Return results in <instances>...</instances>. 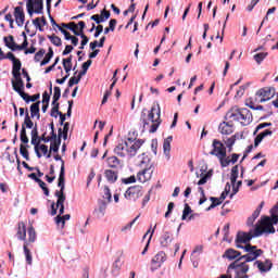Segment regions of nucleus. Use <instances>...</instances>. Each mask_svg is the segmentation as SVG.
<instances>
[{"label": "nucleus", "mask_w": 278, "mask_h": 278, "mask_svg": "<svg viewBox=\"0 0 278 278\" xmlns=\"http://www.w3.org/2000/svg\"><path fill=\"white\" fill-rule=\"evenodd\" d=\"M162 109H160V103L153 105L150 111L143 109L140 115V123L144 131L149 134H155L160 125H162Z\"/></svg>", "instance_id": "nucleus-1"}, {"label": "nucleus", "mask_w": 278, "mask_h": 278, "mask_svg": "<svg viewBox=\"0 0 278 278\" xmlns=\"http://www.w3.org/2000/svg\"><path fill=\"white\" fill-rule=\"evenodd\" d=\"M226 118L229 121H237L243 127L253 123V113L249 109H231L227 112Z\"/></svg>", "instance_id": "nucleus-2"}, {"label": "nucleus", "mask_w": 278, "mask_h": 278, "mask_svg": "<svg viewBox=\"0 0 278 278\" xmlns=\"http://www.w3.org/2000/svg\"><path fill=\"white\" fill-rule=\"evenodd\" d=\"M278 224V217L273 216L271 217H263L260 220V224H256L255 226V235L254 236H262L263 233H275V226Z\"/></svg>", "instance_id": "nucleus-3"}, {"label": "nucleus", "mask_w": 278, "mask_h": 278, "mask_svg": "<svg viewBox=\"0 0 278 278\" xmlns=\"http://www.w3.org/2000/svg\"><path fill=\"white\" fill-rule=\"evenodd\" d=\"M231 270H235L236 278H242L244 276L249 277V275H247V273H249V264H247V262H244L240 257L228 266L227 274L229 275Z\"/></svg>", "instance_id": "nucleus-4"}, {"label": "nucleus", "mask_w": 278, "mask_h": 278, "mask_svg": "<svg viewBox=\"0 0 278 278\" xmlns=\"http://www.w3.org/2000/svg\"><path fill=\"white\" fill-rule=\"evenodd\" d=\"M243 249L247 254L241 255L239 258H241L243 262H245V264H249V262H255V260L257 257H260V255H262V253H264V251H262L261 249H257V247L251 245V244H247Z\"/></svg>", "instance_id": "nucleus-5"}, {"label": "nucleus", "mask_w": 278, "mask_h": 278, "mask_svg": "<svg viewBox=\"0 0 278 278\" xmlns=\"http://www.w3.org/2000/svg\"><path fill=\"white\" fill-rule=\"evenodd\" d=\"M15 80H12V87L15 92L22 97L26 103H29V94L25 93V83L23 81V78L21 77V74H17V76H13Z\"/></svg>", "instance_id": "nucleus-6"}, {"label": "nucleus", "mask_w": 278, "mask_h": 278, "mask_svg": "<svg viewBox=\"0 0 278 278\" xmlns=\"http://www.w3.org/2000/svg\"><path fill=\"white\" fill-rule=\"evenodd\" d=\"M124 197L127 201H130L131 203H136V201L139 200L140 197H142V187L140 186L129 187L124 193Z\"/></svg>", "instance_id": "nucleus-7"}, {"label": "nucleus", "mask_w": 278, "mask_h": 278, "mask_svg": "<svg viewBox=\"0 0 278 278\" xmlns=\"http://www.w3.org/2000/svg\"><path fill=\"white\" fill-rule=\"evenodd\" d=\"M253 238H260V236H255V229H254V233H251V231L250 232L239 231L236 238L237 249H244V245H241V244H247V242H251Z\"/></svg>", "instance_id": "nucleus-8"}, {"label": "nucleus", "mask_w": 278, "mask_h": 278, "mask_svg": "<svg viewBox=\"0 0 278 278\" xmlns=\"http://www.w3.org/2000/svg\"><path fill=\"white\" fill-rule=\"evenodd\" d=\"M275 94V87H264L256 92V97H260L258 103H266V101H270Z\"/></svg>", "instance_id": "nucleus-9"}, {"label": "nucleus", "mask_w": 278, "mask_h": 278, "mask_svg": "<svg viewBox=\"0 0 278 278\" xmlns=\"http://www.w3.org/2000/svg\"><path fill=\"white\" fill-rule=\"evenodd\" d=\"M213 150L210 155H215V157H227V148L218 139H214L212 143Z\"/></svg>", "instance_id": "nucleus-10"}, {"label": "nucleus", "mask_w": 278, "mask_h": 278, "mask_svg": "<svg viewBox=\"0 0 278 278\" xmlns=\"http://www.w3.org/2000/svg\"><path fill=\"white\" fill-rule=\"evenodd\" d=\"M126 144L128 147V155H130V157H134L138 153V149H140V147L144 144V141L140 139L136 140V139L128 138L126 140Z\"/></svg>", "instance_id": "nucleus-11"}, {"label": "nucleus", "mask_w": 278, "mask_h": 278, "mask_svg": "<svg viewBox=\"0 0 278 278\" xmlns=\"http://www.w3.org/2000/svg\"><path fill=\"white\" fill-rule=\"evenodd\" d=\"M56 204L55 202H52L51 204V216H55V214H58V208H59V216H62V214H64V203L66 201V195H59V198H56Z\"/></svg>", "instance_id": "nucleus-12"}, {"label": "nucleus", "mask_w": 278, "mask_h": 278, "mask_svg": "<svg viewBox=\"0 0 278 278\" xmlns=\"http://www.w3.org/2000/svg\"><path fill=\"white\" fill-rule=\"evenodd\" d=\"M151 177H153V165L144 167L137 174V179L140 184H147V181H150Z\"/></svg>", "instance_id": "nucleus-13"}, {"label": "nucleus", "mask_w": 278, "mask_h": 278, "mask_svg": "<svg viewBox=\"0 0 278 278\" xmlns=\"http://www.w3.org/2000/svg\"><path fill=\"white\" fill-rule=\"evenodd\" d=\"M64 173H65L64 161H62L61 170H60V174H59V182H58V186L61 189L55 191L54 195L56 198H60L61 194H62V197H66V194H64V188H65Z\"/></svg>", "instance_id": "nucleus-14"}, {"label": "nucleus", "mask_w": 278, "mask_h": 278, "mask_svg": "<svg viewBox=\"0 0 278 278\" xmlns=\"http://www.w3.org/2000/svg\"><path fill=\"white\" fill-rule=\"evenodd\" d=\"M166 262V253L163 251L159 252L153 258H152V267L151 270H157V268L162 267V264Z\"/></svg>", "instance_id": "nucleus-15"}, {"label": "nucleus", "mask_w": 278, "mask_h": 278, "mask_svg": "<svg viewBox=\"0 0 278 278\" xmlns=\"http://www.w3.org/2000/svg\"><path fill=\"white\" fill-rule=\"evenodd\" d=\"M173 233H170V231H164L160 237V245L162 249H168V247L173 244Z\"/></svg>", "instance_id": "nucleus-16"}, {"label": "nucleus", "mask_w": 278, "mask_h": 278, "mask_svg": "<svg viewBox=\"0 0 278 278\" xmlns=\"http://www.w3.org/2000/svg\"><path fill=\"white\" fill-rule=\"evenodd\" d=\"M14 16L17 27H23L25 25V11H23L22 7L14 9Z\"/></svg>", "instance_id": "nucleus-17"}, {"label": "nucleus", "mask_w": 278, "mask_h": 278, "mask_svg": "<svg viewBox=\"0 0 278 278\" xmlns=\"http://www.w3.org/2000/svg\"><path fill=\"white\" fill-rule=\"evenodd\" d=\"M108 203L110 202H106L105 200L98 201V208L93 211V214H96L98 218H103L105 216V210H108Z\"/></svg>", "instance_id": "nucleus-18"}, {"label": "nucleus", "mask_w": 278, "mask_h": 278, "mask_svg": "<svg viewBox=\"0 0 278 278\" xmlns=\"http://www.w3.org/2000/svg\"><path fill=\"white\" fill-rule=\"evenodd\" d=\"M114 153L116 155H118L119 157H125V155L129 154V150H128V147H127V141L118 143L114 149Z\"/></svg>", "instance_id": "nucleus-19"}, {"label": "nucleus", "mask_w": 278, "mask_h": 278, "mask_svg": "<svg viewBox=\"0 0 278 278\" xmlns=\"http://www.w3.org/2000/svg\"><path fill=\"white\" fill-rule=\"evenodd\" d=\"M223 257H225L226 260H229L230 262H232V260H240V257H242V253L238 252L235 249H228L225 251V253L223 254Z\"/></svg>", "instance_id": "nucleus-20"}, {"label": "nucleus", "mask_w": 278, "mask_h": 278, "mask_svg": "<svg viewBox=\"0 0 278 278\" xmlns=\"http://www.w3.org/2000/svg\"><path fill=\"white\" fill-rule=\"evenodd\" d=\"M254 266H256L261 273H268V270L273 268V263L269 260H266L265 262L256 261Z\"/></svg>", "instance_id": "nucleus-21"}, {"label": "nucleus", "mask_w": 278, "mask_h": 278, "mask_svg": "<svg viewBox=\"0 0 278 278\" xmlns=\"http://www.w3.org/2000/svg\"><path fill=\"white\" fill-rule=\"evenodd\" d=\"M219 132L224 136H230V134H233V125L229 122H224L219 125Z\"/></svg>", "instance_id": "nucleus-22"}, {"label": "nucleus", "mask_w": 278, "mask_h": 278, "mask_svg": "<svg viewBox=\"0 0 278 278\" xmlns=\"http://www.w3.org/2000/svg\"><path fill=\"white\" fill-rule=\"evenodd\" d=\"M170 142H173V136H168L163 142V153L166 160H170Z\"/></svg>", "instance_id": "nucleus-23"}, {"label": "nucleus", "mask_w": 278, "mask_h": 278, "mask_svg": "<svg viewBox=\"0 0 278 278\" xmlns=\"http://www.w3.org/2000/svg\"><path fill=\"white\" fill-rule=\"evenodd\" d=\"M30 118H37V121H40V101L30 105Z\"/></svg>", "instance_id": "nucleus-24"}, {"label": "nucleus", "mask_w": 278, "mask_h": 278, "mask_svg": "<svg viewBox=\"0 0 278 278\" xmlns=\"http://www.w3.org/2000/svg\"><path fill=\"white\" fill-rule=\"evenodd\" d=\"M4 45L8 47V49H11V51H18V45L14 41V36L10 35L9 37H4Z\"/></svg>", "instance_id": "nucleus-25"}, {"label": "nucleus", "mask_w": 278, "mask_h": 278, "mask_svg": "<svg viewBox=\"0 0 278 278\" xmlns=\"http://www.w3.org/2000/svg\"><path fill=\"white\" fill-rule=\"evenodd\" d=\"M266 136H273V130L266 129L263 132H260L254 139V147H260V143L266 138Z\"/></svg>", "instance_id": "nucleus-26"}, {"label": "nucleus", "mask_w": 278, "mask_h": 278, "mask_svg": "<svg viewBox=\"0 0 278 278\" xmlns=\"http://www.w3.org/2000/svg\"><path fill=\"white\" fill-rule=\"evenodd\" d=\"M17 238L20 240H26L27 238V228L25 227V223L21 222L18 223V228H17V233H16Z\"/></svg>", "instance_id": "nucleus-27"}, {"label": "nucleus", "mask_w": 278, "mask_h": 278, "mask_svg": "<svg viewBox=\"0 0 278 278\" xmlns=\"http://www.w3.org/2000/svg\"><path fill=\"white\" fill-rule=\"evenodd\" d=\"M13 67H12V75L13 77H18L21 75V68L23 66V63H21V60L16 59L15 61L12 62Z\"/></svg>", "instance_id": "nucleus-28"}, {"label": "nucleus", "mask_w": 278, "mask_h": 278, "mask_svg": "<svg viewBox=\"0 0 278 278\" xmlns=\"http://www.w3.org/2000/svg\"><path fill=\"white\" fill-rule=\"evenodd\" d=\"M104 175L110 184H114L118 179V174L112 169H106Z\"/></svg>", "instance_id": "nucleus-29"}, {"label": "nucleus", "mask_w": 278, "mask_h": 278, "mask_svg": "<svg viewBox=\"0 0 278 278\" xmlns=\"http://www.w3.org/2000/svg\"><path fill=\"white\" fill-rule=\"evenodd\" d=\"M61 26L64 27L65 29H70V31H73L75 36H79V30H77L79 29V26H77L75 22H71L68 24L62 23Z\"/></svg>", "instance_id": "nucleus-30"}, {"label": "nucleus", "mask_w": 278, "mask_h": 278, "mask_svg": "<svg viewBox=\"0 0 278 278\" xmlns=\"http://www.w3.org/2000/svg\"><path fill=\"white\" fill-rule=\"evenodd\" d=\"M45 0H33V8L35 10V14H42V10H45Z\"/></svg>", "instance_id": "nucleus-31"}, {"label": "nucleus", "mask_w": 278, "mask_h": 278, "mask_svg": "<svg viewBox=\"0 0 278 278\" xmlns=\"http://www.w3.org/2000/svg\"><path fill=\"white\" fill-rule=\"evenodd\" d=\"M121 268H123V262H121V257H118L113 263L112 275H114V277H118V273H121Z\"/></svg>", "instance_id": "nucleus-32"}, {"label": "nucleus", "mask_w": 278, "mask_h": 278, "mask_svg": "<svg viewBox=\"0 0 278 278\" xmlns=\"http://www.w3.org/2000/svg\"><path fill=\"white\" fill-rule=\"evenodd\" d=\"M26 129H34V122L31 121V117L29 116V111L26 109L25 112V118L24 123L22 124Z\"/></svg>", "instance_id": "nucleus-33"}, {"label": "nucleus", "mask_w": 278, "mask_h": 278, "mask_svg": "<svg viewBox=\"0 0 278 278\" xmlns=\"http://www.w3.org/2000/svg\"><path fill=\"white\" fill-rule=\"evenodd\" d=\"M20 140L23 142V144L29 143V138L27 137V129L25 128V125H22V129L20 132Z\"/></svg>", "instance_id": "nucleus-34"}, {"label": "nucleus", "mask_w": 278, "mask_h": 278, "mask_svg": "<svg viewBox=\"0 0 278 278\" xmlns=\"http://www.w3.org/2000/svg\"><path fill=\"white\" fill-rule=\"evenodd\" d=\"M31 144L35 146V153L37 155V157H42V154L39 151V147H40V137L38 138H31Z\"/></svg>", "instance_id": "nucleus-35"}, {"label": "nucleus", "mask_w": 278, "mask_h": 278, "mask_svg": "<svg viewBox=\"0 0 278 278\" xmlns=\"http://www.w3.org/2000/svg\"><path fill=\"white\" fill-rule=\"evenodd\" d=\"M106 164L110 166V168H116V166L121 164V161L116 156H111L106 159Z\"/></svg>", "instance_id": "nucleus-36"}, {"label": "nucleus", "mask_w": 278, "mask_h": 278, "mask_svg": "<svg viewBox=\"0 0 278 278\" xmlns=\"http://www.w3.org/2000/svg\"><path fill=\"white\" fill-rule=\"evenodd\" d=\"M258 217H260V208L255 210L252 216L248 218V222H247L248 227H253V223H255V220H257Z\"/></svg>", "instance_id": "nucleus-37"}, {"label": "nucleus", "mask_w": 278, "mask_h": 278, "mask_svg": "<svg viewBox=\"0 0 278 278\" xmlns=\"http://www.w3.org/2000/svg\"><path fill=\"white\" fill-rule=\"evenodd\" d=\"M102 199H104L106 203H112V191L110 190V187H104Z\"/></svg>", "instance_id": "nucleus-38"}, {"label": "nucleus", "mask_w": 278, "mask_h": 278, "mask_svg": "<svg viewBox=\"0 0 278 278\" xmlns=\"http://www.w3.org/2000/svg\"><path fill=\"white\" fill-rule=\"evenodd\" d=\"M240 173V169L238 168V165L233 166L231 168V175H230V181L231 184H236L238 181V175Z\"/></svg>", "instance_id": "nucleus-39"}, {"label": "nucleus", "mask_w": 278, "mask_h": 278, "mask_svg": "<svg viewBox=\"0 0 278 278\" xmlns=\"http://www.w3.org/2000/svg\"><path fill=\"white\" fill-rule=\"evenodd\" d=\"M60 97H62V89H60V87H54L52 105H55L59 103L58 101H60Z\"/></svg>", "instance_id": "nucleus-40"}, {"label": "nucleus", "mask_w": 278, "mask_h": 278, "mask_svg": "<svg viewBox=\"0 0 278 278\" xmlns=\"http://www.w3.org/2000/svg\"><path fill=\"white\" fill-rule=\"evenodd\" d=\"M253 58H254L256 64H262V61L266 60V58H268V52H258V53L254 54Z\"/></svg>", "instance_id": "nucleus-41"}, {"label": "nucleus", "mask_w": 278, "mask_h": 278, "mask_svg": "<svg viewBox=\"0 0 278 278\" xmlns=\"http://www.w3.org/2000/svg\"><path fill=\"white\" fill-rule=\"evenodd\" d=\"M141 166H144V168H149V166H152L153 168V163H151V157H149V155H146L144 153L142 154V157H141Z\"/></svg>", "instance_id": "nucleus-42"}, {"label": "nucleus", "mask_w": 278, "mask_h": 278, "mask_svg": "<svg viewBox=\"0 0 278 278\" xmlns=\"http://www.w3.org/2000/svg\"><path fill=\"white\" fill-rule=\"evenodd\" d=\"M24 255L26 257V262L27 264H29V266H31V262H33V257H31V252L27 249V242L24 243Z\"/></svg>", "instance_id": "nucleus-43"}, {"label": "nucleus", "mask_w": 278, "mask_h": 278, "mask_svg": "<svg viewBox=\"0 0 278 278\" xmlns=\"http://www.w3.org/2000/svg\"><path fill=\"white\" fill-rule=\"evenodd\" d=\"M49 40L54 47H62V39L55 35H48Z\"/></svg>", "instance_id": "nucleus-44"}, {"label": "nucleus", "mask_w": 278, "mask_h": 278, "mask_svg": "<svg viewBox=\"0 0 278 278\" xmlns=\"http://www.w3.org/2000/svg\"><path fill=\"white\" fill-rule=\"evenodd\" d=\"M217 160H219L220 166H223V168H227V166L231 164V159L229 156H219Z\"/></svg>", "instance_id": "nucleus-45"}, {"label": "nucleus", "mask_w": 278, "mask_h": 278, "mask_svg": "<svg viewBox=\"0 0 278 278\" xmlns=\"http://www.w3.org/2000/svg\"><path fill=\"white\" fill-rule=\"evenodd\" d=\"M52 105L53 108L51 109L50 116H52L53 118H58V116L62 114V112H60V103L52 104Z\"/></svg>", "instance_id": "nucleus-46"}, {"label": "nucleus", "mask_w": 278, "mask_h": 278, "mask_svg": "<svg viewBox=\"0 0 278 278\" xmlns=\"http://www.w3.org/2000/svg\"><path fill=\"white\" fill-rule=\"evenodd\" d=\"M26 8H27V12L29 14V16H34V14H36V9H34V0H26Z\"/></svg>", "instance_id": "nucleus-47"}, {"label": "nucleus", "mask_w": 278, "mask_h": 278, "mask_svg": "<svg viewBox=\"0 0 278 278\" xmlns=\"http://www.w3.org/2000/svg\"><path fill=\"white\" fill-rule=\"evenodd\" d=\"M27 147H29V146L21 144L20 146V153H21L22 157L29 161V151L27 150Z\"/></svg>", "instance_id": "nucleus-48"}, {"label": "nucleus", "mask_w": 278, "mask_h": 278, "mask_svg": "<svg viewBox=\"0 0 278 278\" xmlns=\"http://www.w3.org/2000/svg\"><path fill=\"white\" fill-rule=\"evenodd\" d=\"M190 214H192V208L190 207V205L185 204V208L182 211L181 220H186L188 218V216H190Z\"/></svg>", "instance_id": "nucleus-49"}, {"label": "nucleus", "mask_w": 278, "mask_h": 278, "mask_svg": "<svg viewBox=\"0 0 278 278\" xmlns=\"http://www.w3.org/2000/svg\"><path fill=\"white\" fill-rule=\"evenodd\" d=\"M28 242H36V229H34V226L28 228Z\"/></svg>", "instance_id": "nucleus-50"}, {"label": "nucleus", "mask_w": 278, "mask_h": 278, "mask_svg": "<svg viewBox=\"0 0 278 278\" xmlns=\"http://www.w3.org/2000/svg\"><path fill=\"white\" fill-rule=\"evenodd\" d=\"M210 201H212V204L206 208V212H210L211 210H214V207H218V205H220V202L216 203V201H218V198L211 197Z\"/></svg>", "instance_id": "nucleus-51"}, {"label": "nucleus", "mask_w": 278, "mask_h": 278, "mask_svg": "<svg viewBox=\"0 0 278 278\" xmlns=\"http://www.w3.org/2000/svg\"><path fill=\"white\" fill-rule=\"evenodd\" d=\"M37 184L41 188V190L43 191V194L46 197H49V188H47V184L45 181H42V179H39Z\"/></svg>", "instance_id": "nucleus-52"}, {"label": "nucleus", "mask_w": 278, "mask_h": 278, "mask_svg": "<svg viewBox=\"0 0 278 278\" xmlns=\"http://www.w3.org/2000/svg\"><path fill=\"white\" fill-rule=\"evenodd\" d=\"M90 66H92V60H88L87 62L83 63V66H81L83 71L80 72L81 75H86Z\"/></svg>", "instance_id": "nucleus-53"}, {"label": "nucleus", "mask_w": 278, "mask_h": 278, "mask_svg": "<svg viewBox=\"0 0 278 278\" xmlns=\"http://www.w3.org/2000/svg\"><path fill=\"white\" fill-rule=\"evenodd\" d=\"M47 53V51L45 49H40L38 52H36L35 54V62H40V60H42V58H45V54Z\"/></svg>", "instance_id": "nucleus-54"}, {"label": "nucleus", "mask_w": 278, "mask_h": 278, "mask_svg": "<svg viewBox=\"0 0 278 278\" xmlns=\"http://www.w3.org/2000/svg\"><path fill=\"white\" fill-rule=\"evenodd\" d=\"M138 218H140V215H138L137 217H135L129 224H127L126 226L122 227V231H127L128 229H131L134 227V225H136V222L138 220Z\"/></svg>", "instance_id": "nucleus-55"}, {"label": "nucleus", "mask_w": 278, "mask_h": 278, "mask_svg": "<svg viewBox=\"0 0 278 278\" xmlns=\"http://www.w3.org/2000/svg\"><path fill=\"white\" fill-rule=\"evenodd\" d=\"M212 177V174L207 173L205 174L198 182V186H205V184H207V179H210Z\"/></svg>", "instance_id": "nucleus-56"}, {"label": "nucleus", "mask_w": 278, "mask_h": 278, "mask_svg": "<svg viewBox=\"0 0 278 278\" xmlns=\"http://www.w3.org/2000/svg\"><path fill=\"white\" fill-rule=\"evenodd\" d=\"M58 227H61V229H64L65 227V222H64V218H62V215H58L55 218H54Z\"/></svg>", "instance_id": "nucleus-57"}, {"label": "nucleus", "mask_w": 278, "mask_h": 278, "mask_svg": "<svg viewBox=\"0 0 278 278\" xmlns=\"http://www.w3.org/2000/svg\"><path fill=\"white\" fill-rule=\"evenodd\" d=\"M28 45H29V42L27 41V36H25L23 43L20 46L17 45V47H15V49H17V51H25V50H27Z\"/></svg>", "instance_id": "nucleus-58"}, {"label": "nucleus", "mask_w": 278, "mask_h": 278, "mask_svg": "<svg viewBox=\"0 0 278 278\" xmlns=\"http://www.w3.org/2000/svg\"><path fill=\"white\" fill-rule=\"evenodd\" d=\"M203 253V245H197L192 251L191 257H197V255H201Z\"/></svg>", "instance_id": "nucleus-59"}, {"label": "nucleus", "mask_w": 278, "mask_h": 278, "mask_svg": "<svg viewBox=\"0 0 278 278\" xmlns=\"http://www.w3.org/2000/svg\"><path fill=\"white\" fill-rule=\"evenodd\" d=\"M91 21H94L97 25H101V23H105V18L101 17L99 14L92 15Z\"/></svg>", "instance_id": "nucleus-60"}, {"label": "nucleus", "mask_w": 278, "mask_h": 278, "mask_svg": "<svg viewBox=\"0 0 278 278\" xmlns=\"http://www.w3.org/2000/svg\"><path fill=\"white\" fill-rule=\"evenodd\" d=\"M39 150L43 153V155H46V157H51V152H49V147H47L46 144H41L39 147Z\"/></svg>", "instance_id": "nucleus-61"}, {"label": "nucleus", "mask_w": 278, "mask_h": 278, "mask_svg": "<svg viewBox=\"0 0 278 278\" xmlns=\"http://www.w3.org/2000/svg\"><path fill=\"white\" fill-rule=\"evenodd\" d=\"M33 25L39 29V31H45V29L42 28V24H40V17H36L35 20H33Z\"/></svg>", "instance_id": "nucleus-62"}, {"label": "nucleus", "mask_w": 278, "mask_h": 278, "mask_svg": "<svg viewBox=\"0 0 278 278\" xmlns=\"http://www.w3.org/2000/svg\"><path fill=\"white\" fill-rule=\"evenodd\" d=\"M225 144H226V147H228V149H231V147H233V144H236V136L228 138L225 141Z\"/></svg>", "instance_id": "nucleus-63"}, {"label": "nucleus", "mask_w": 278, "mask_h": 278, "mask_svg": "<svg viewBox=\"0 0 278 278\" xmlns=\"http://www.w3.org/2000/svg\"><path fill=\"white\" fill-rule=\"evenodd\" d=\"M223 231H224V241L227 242V238H229V224L224 226Z\"/></svg>", "instance_id": "nucleus-64"}]
</instances>
